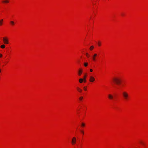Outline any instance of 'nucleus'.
<instances>
[{
    "instance_id": "nucleus-1",
    "label": "nucleus",
    "mask_w": 148,
    "mask_h": 148,
    "mask_svg": "<svg viewBox=\"0 0 148 148\" xmlns=\"http://www.w3.org/2000/svg\"><path fill=\"white\" fill-rule=\"evenodd\" d=\"M122 96L124 99L126 100L128 99L129 98V96L128 93L125 91L122 92Z\"/></svg>"
},
{
    "instance_id": "nucleus-2",
    "label": "nucleus",
    "mask_w": 148,
    "mask_h": 148,
    "mask_svg": "<svg viewBox=\"0 0 148 148\" xmlns=\"http://www.w3.org/2000/svg\"><path fill=\"white\" fill-rule=\"evenodd\" d=\"M113 80L114 82L117 84H120L121 82V79L119 77H116L114 78Z\"/></svg>"
},
{
    "instance_id": "nucleus-3",
    "label": "nucleus",
    "mask_w": 148,
    "mask_h": 148,
    "mask_svg": "<svg viewBox=\"0 0 148 148\" xmlns=\"http://www.w3.org/2000/svg\"><path fill=\"white\" fill-rule=\"evenodd\" d=\"M3 40L5 44H8L9 43L8 38L7 37H4L3 38Z\"/></svg>"
},
{
    "instance_id": "nucleus-4",
    "label": "nucleus",
    "mask_w": 148,
    "mask_h": 148,
    "mask_svg": "<svg viewBox=\"0 0 148 148\" xmlns=\"http://www.w3.org/2000/svg\"><path fill=\"white\" fill-rule=\"evenodd\" d=\"M76 142V138L75 137H73L71 141V143L72 145H73L75 144Z\"/></svg>"
},
{
    "instance_id": "nucleus-5",
    "label": "nucleus",
    "mask_w": 148,
    "mask_h": 148,
    "mask_svg": "<svg viewBox=\"0 0 148 148\" xmlns=\"http://www.w3.org/2000/svg\"><path fill=\"white\" fill-rule=\"evenodd\" d=\"M95 80V78L92 76H90V77L89 81L91 82H93Z\"/></svg>"
},
{
    "instance_id": "nucleus-6",
    "label": "nucleus",
    "mask_w": 148,
    "mask_h": 148,
    "mask_svg": "<svg viewBox=\"0 0 148 148\" xmlns=\"http://www.w3.org/2000/svg\"><path fill=\"white\" fill-rule=\"evenodd\" d=\"M9 2H10L9 0H3L2 1V2L4 3H6V4L8 3H9Z\"/></svg>"
},
{
    "instance_id": "nucleus-7",
    "label": "nucleus",
    "mask_w": 148,
    "mask_h": 148,
    "mask_svg": "<svg viewBox=\"0 0 148 148\" xmlns=\"http://www.w3.org/2000/svg\"><path fill=\"white\" fill-rule=\"evenodd\" d=\"M10 24L11 26H14L15 24V23L13 21H11L10 22Z\"/></svg>"
},
{
    "instance_id": "nucleus-8",
    "label": "nucleus",
    "mask_w": 148,
    "mask_h": 148,
    "mask_svg": "<svg viewBox=\"0 0 148 148\" xmlns=\"http://www.w3.org/2000/svg\"><path fill=\"white\" fill-rule=\"evenodd\" d=\"M95 47L93 45L91 46L89 48V50L90 51H92L94 49Z\"/></svg>"
},
{
    "instance_id": "nucleus-9",
    "label": "nucleus",
    "mask_w": 148,
    "mask_h": 148,
    "mask_svg": "<svg viewBox=\"0 0 148 148\" xmlns=\"http://www.w3.org/2000/svg\"><path fill=\"white\" fill-rule=\"evenodd\" d=\"M108 98L110 99H112L113 98V96L111 94H109L108 95Z\"/></svg>"
},
{
    "instance_id": "nucleus-10",
    "label": "nucleus",
    "mask_w": 148,
    "mask_h": 148,
    "mask_svg": "<svg viewBox=\"0 0 148 148\" xmlns=\"http://www.w3.org/2000/svg\"><path fill=\"white\" fill-rule=\"evenodd\" d=\"M3 20L2 19L0 20V26H1L3 25Z\"/></svg>"
},
{
    "instance_id": "nucleus-11",
    "label": "nucleus",
    "mask_w": 148,
    "mask_h": 148,
    "mask_svg": "<svg viewBox=\"0 0 148 148\" xmlns=\"http://www.w3.org/2000/svg\"><path fill=\"white\" fill-rule=\"evenodd\" d=\"M82 70L81 69H79L78 71V75L79 76L81 75L82 74Z\"/></svg>"
},
{
    "instance_id": "nucleus-12",
    "label": "nucleus",
    "mask_w": 148,
    "mask_h": 148,
    "mask_svg": "<svg viewBox=\"0 0 148 148\" xmlns=\"http://www.w3.org/2000/svg\"><path fill=\"white\" fill-rule=\"evenodd\" d=\"M97 45L98 46L100 47L101 46V42L100 41H98L97 42Z\"/></svg>"
},
{
    "instance_id": "nucleus-13",
    "label": "nucleus",
    "mask_w": 148,
    "mask_h": 148,
    "mask_svg": "<svg viewBox=\"0 0 148 148\" xmlns=\"http://www.w3.org/2000/svg\"><path fill=\"white\" fill-rule=\"evenodd\" d=\"M86 74L84 76V78L83 79L84 81V82H86Z\"/></svg>"
},
{
    "instance_id": "nucleus-14",
    "label": "nucleus",
    "mask_w": 148,
    "mask_h": 148,
    "mask_svg": "<svg viewBox=\"0 0 148 148\" xmlns=\"http://www.w3.org/2000/svg\"><path fill=\"white\" fill-rule=\"evenodd\" d=\"M5 45H2L0 46V47L1 49H4L5 47Z\"/></svg>"
},
{
    "instance_id": "nucleus-15",
    "label": "nucleus",
    "mask_w": 148,
    "mask_h": 148,
    "mask_svg": "<svg viewBox=\"0 0 148 148\" xmlns=\"http://www.w3.org/2000/svg\"><path fill=\"white\" fill-rule=\"evenodd\" d=\"M83 81L84 80L83 79L80 78L79 79V82L80 83H82Z\"/></svg>"
},
{
    "instance_id": "nucleus-16",
    "label": "nucleus",
    "mask_w": 148,
    "mask_h": 148,
    "mask_svg": "<svg viewBox=\"0 0 148 148\" xmlns=\"http://www.w3.org/2000/svg\"><path fill=\"white\" fill-rule=\"evenodd\" d=\"M77 90H78V91L80 92H81L82 91V90L80 88H79L78 87L77 88Z\"/></svg>"
},
{
    "instance_id": "nucleus-17",
    "label": "nucleus",
    "mask_w": 148,
    "mask_h": 148,
    "mask_svg": "<svg viewBox=\"0 0 148 148\" xmlns=\"http://www.w3.org/2000/svg\"><path fill=\"white\" fill-rule=\"evenodd\" d=\"M84 65L85 66H87L88 65V64L87 63H84Z\"/></svg>"
},
{
    "instance_id": "nucleus-18",
    "label": "nucleus",
    "mask_w": 148,
    "mask_h": 148,
    "mask_svg": "<svg viewBox=\"0 0 148 148\" xmlns=\"http://www.w3.org/2000/svg\"><path fill=\"white\" fill-rule=\"evenodd\" d=\"M85 125V124L84 123H82L81 124V126L82 127H84Z\"/></svg>"
},
{
    "instance_id": "nucleus-19",
    "label": "nucleus",
    "mask_w": 148,
    "mask_h": 148,
    "mask_svg": "<svg viewBox=\"0 0 148 148\" xmlns=\"http://www.w3.org/2000/svg\"><path fill=\"white\" fill-rule=\"evenodd\" d=\"M83 97H81L79 98V100L81 101L82 99H83Z\"/></svg>"
},
{
    "instance_id": "nucleus-20",
    "label": "nucleus",
    "mask_w": 148,
    "mask_h": 148,
    "mask_svg": "<svg viewBox=\"0 0 148 148\" xmlns=\"http://www.w3.org/2000/svg\"><path fill=\"white\" fill-rule=\"evenodd\" d=\"M84 90H86V89H87L86 87H84Z\"/></svg>"
},
{
    "instance_id": "nucleus-21",
    "label": "nucleus",
    "mask_w": 148,
    "mask_h": 148,
    "mask_svg": "<svg viewBox=\"0 0 148 148\" xmlns=\"http://www.w3.org/2000/svg\"><path fill=\"white\" fill-rule=\"evenodd\" d=\"M95 56H93V57L92 58V59L93 60H95Z\"/></svg>"
},
{
    "instance_id": "nucleus-22",
    "label": "nucleus",
    "mask_w": 148,
    "mask_h": 148,
    "mask_svg": "<svg viewBox=\"0 0 148 148\" xmlns=\"http://www.w3.org/2000/svg\"><path fill=\"white\" fill-rule=\"evenodd\" d=\"M81 132L82 133V134H84V131L82 130H81Z\"/></svg>"
},
{
    "instance_id": "nucleus-23",
    "label": "nucleus",
    "mask_w": 148,
    "mask_h": 148,
    "mask_svg": "<svg viewBox=\"0 0 148 148\" xmlns=\"http://www.w3.org/2000/svg\"><path fill=\"white\" fill-rule=\"evenodd\" d=\"M90 72H92V69H90Z\"/></svg>"
},
{
    "instance_id": "nucleus-24",
    "label": "nucleus",
    "mask_w": 148,
    "mask_h": 148,
    "mask_svg": "<svg viewBox=\"0 0 148 148\" xmlns=\"http://www.w3.org/2000/svg\"><path fill=\"white\" fill-rule=\"evenodd\" d=\"M94 56H97V54H95Z\"/></svg>"
},
{
    "instance_id": "nucleus-25",
    "label": "nucleus",
    "mask_w": 148,
    "mask_h": 148,
    "mask_svg": "<svg viewBox=\"0 0 148 148\" xmlns=\"http://www.w3.org/2000/svg\"><path fill=\"white\" fill-rule=\"evenodd\" d=\"M88 53H86V55H88Z\"/></svg>"
},
{
    "instance_id": "nucleus-26",
    "label": "nucleus",
    "mask_w": 148,
    "mask_h": 148,
    "mask_svg": "<svg viewBox=\"0 0 148 148\" xmlns=\"http://www.w3.org/2000/svg\"><path fill=\"white\" fill-rule=\"evenodd\" d=\"M1 72V69H0V73Z\"/></svg>"
},
{
    "instance_id": "nucleus-27",
    "label": "nucleus",
    "mask_w": 148,
    "mask_h": 148,
    "mask_svg": "<svg viewBox=\"0 0 148 148\" xmlns=\"http://www.w3.org/2000/svg\"><path fill=\"white\" fill-rule=\"evenodd\" d=\"M0 56H2V55H1V54H0Z\"/></svg>"
},
{
    "instance_id": "nucleus-28",
    "label": "nucleus",
    "mask_w": 148,
    "mask_h": 148,
    "mask_svg": "<svg viewBox=\"0 0 148 148\" xmlns=\"http://www.w3.org/2000/svg\"><path fill=\"white\" fill-rule=\"evenodd\" d=\"M2 56H0V57H2Z\"/></svg>"
},
{
    "instance_id": "nucleus-29",
    "label": "nucleus",
    "mask_w": 148,
    "mask_h": 148,
    "mask_svg": "<svg viewBox=\"0 0 148 148\" xmlns=\"http://www.w3.org/2000/svg\"><path fill=\"white\" fill-rule=\"evenodd\" d=\"M97 1H98L99 0H97Z\"/></svg>"
}]
</instances>
